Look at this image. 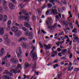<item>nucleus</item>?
<instances>
[{
    "label": "nucleus",
    "instance_id": "28",
    "mask_svg": "<svg viewBox=\"0 0 79 79\" xmlns=\"http://www.w3.org/2000/svg\"><path fill=\"white\" fill-rule=\"evenodd\" d=\"M22 30H23V31H25V32H26L28 31V30H27V28H26L25 27H23L22 28Z\"/></svg>",
    "mask_w": 79,
    "mask_h": 79
},
{
    "label": "nucleus",
    "instance_id": "52",
    "mask_svg": "<svg viewBox=\"0 0 79 79\" xmlns=\"http://www.w3.org/2000/svg\"><path fill=\"white\" fill-rule=\"evenodd\" d=\"M55 2V1L54 0H52L51 1H50V3H53Z\"/></svg>",
    "mask_w": 79,
    "mask_h": 79
},
{
    "label": "nucleus",
    "instance_id": "6",
    "mask_svg": "<svg viewBox=\"0 0 79 79\" xmlns=\"http://www.w3.org/2000/svg\"><path fill=\"white\" fill-rule=\"evenodd\" d=\"M10 61L11 63H17L18 62V59H15L14 58H11Z\"/></svg>",
    "mask_w": 79,
    "mask_h": 79
},
{
    "label": "nucleus",
    "instance_id": "34",
    "mask_svg": "<svg viewBox=\"0 0 79 79\" xmlns=\"http://www.w3.org/2000/svg\"><path fill=\"white\" fill-rule=\"evenodd\" d=\"M10 0L14 4H16L17 3V2L15 0Z\"/></svg>",
    "mask_w": 79,
    "mask_h": 79
},
{
    "label": "nucleus",
    "instance_id": "64",
    "mask_svg": "<svg viewBox=\"0 0 79 79\" xmlns=\"http://www.w3.org/2000/svg\"><path fill=\"white\" fill-rule=\"evenodd\" d=\"M32 18H33V20H35V16H33Z\"/></svg>",
    "mask_w": 79,
    "mask_h": 79
},
{
    "label": "nucleus",
    "instance_id": "49",
    "mask_svg": "<svg viewBox=\"0 0 79 79\" xmlns=\"http://www.w3.org/2000/svg\"><path fill=\"white\" fill-rule=\"evenodd\" d=\"M58 55L59 56H61V53L59 52L58 53Z\"/></svg>",
    "mask_w": 79,
    "mask_h": 79
},
{
    "label": "nucleus",
    "instance_id": "15",
    "mask_svg": "<svg viewBox=\"0 0 79 79\" xmlns=\"http://www.w3.org/2000/svg\"><path fill=\"white\" fill-rule=\"evenodd\" d=\"M27 40V38H26L23 37H22L19 39L18 42H21L23 40Z\"/></svg>",
    "mask_w": 79,
    "mask_h": 79
},
{
    "label": "nucleus",
    "instance_id": "51",
    "mask_svg": "<svg viewBox=\"0 0 79 79\" xmlns=\"http://www.w3.org/2000/svg\"><path fill=\"white\" fill-rule=\"evenodd\" d=\"M20 66H21V64H18L17 65V69H18V68H19Z\"/></svg>",
    "mask_w": 79,
    "mask_h": 79
},
{
    "label": "nucleus",
    "instance_id": "1",
    "mask_svg": "<svg viewBox=\"0 0 79 79\" xmlns=\"http://www.w3.org/2000/svg\"><path fill=\"white\" fill-rule=\"evenodd\" d=\"M35 48L34 47H33V50L30 52V55L31 56H32L33 57V60H35L37 56V53L36 52H34L33 53V52L34 51V50H35Z\"/></svg>",
    "mask_w": 79,
    "mask_h": 79
},
{
    "label": "nucleus",
    "instance_id": "54",
    "mask_svg": "<svg viewBox=\"0 0 79 79\" xmlns=\"http://www.w3.org/2000/svg\"><path fill=\"white\" fill-rule=\"evenodd\" d=\"M57 61H58V60L56 59L54 60L53 63H56V62H57Z\"/></svg>",
    "mask_w": 79,
    "mask_h": 79
},
{
    "label": "nucleus",
    "instance_id": "25",
    "mask_svg": "<svg viewBox=\"0 0 79 79\" xmlns=\"http://www.w3.org/2000/svg\"><path fill=\"white\" fill-rule=\"evenodd\" d=\"M3 17L2 14H0V21H3Z\"/></svg>",
    "mask_w": 79,
    "mask_h": 79
},
{
    "label": "nucleus",
    "instance_id": "18",
    "mask_svg": "<svg viewBox=\"0 0 79 79\" xmlns=\"http://www.w3.org/2000/svg\"><path fill=\"white\" fill-rule=\"evenodd\" d=\"M10 40L9 39L7 40H6V44L7 45H10Z\"/></svg>",
    "mask_w": 79,
    "mask_h": 79
},
{
    "label": "nucleus",
    "instance_id": "9",
    "mask_svg": "<svg viewBox=\"0 0 79 79\" xmlns=\"http://www.w3.org/2000/svg\"><path fill=\"white\" fill-rule=\"evenodd\" d=\"M18 18L19 19H22V20H24V21L28 19V17L24 16H19Z\"/></svg>",
    "mask_w": 79,
    "mask_h": 79
},
{
    "label": "nucleus",
    "instance_id": "23",
    "mask_svg": "<svg viewBox=\"0 0 79 79\" xmlns=\"http://www.w3.org/2000/svg\"><path fill=\"white\" fill-rule=\"evenodd\" d=\"M4 19L3 20L4 22H6V19H8V17H7V16H6V15H4Z\"/></svg>",
    "mask_w": 79,
    "mask_h": 79
},
{
    "label": "nucleus",
    "instance_id": "17",
    "mask_svg": "<svg viewBox=\"0 0 79 79\" xmlns=\"http://www.w3.org/2000/svg\"><path fill=\"white\" fill-rule=\"evenodd\" d=\"M4 34V31H3V28L2 27L0 28V35H2Z\"/></svg>",
    "mask_w": 79,
    "mask_h": 79
},
{
    "label": "nucleus",
    "instance_id": "22",
    "mask_svg": "<svg viewBox=\"0 0 79 79\" xmlns=\"http://www.w3.org/2000/svg\"><path fill=\"white\" fill-rule=\"evenodd\" d=\"M22 46L23 48H26V44L25 43H23Z\"/></svg>",
    "mask_w": 79,
    "mask_h": 79
},
{
    "label": "nucleus",
    "instance_id": "45",
    "mask_svg": "<svg viewBox=\"0 0 79 79\" xmlns=\"http://www.w3.org/2000/svg\"><path fill=\"white\" fill-rule=\"evenodd\" d=\"M72 57H73V54H70L69 55V58H70V59H71V58Z\"/></svg>",
    "mask_w": 79,
    "mask_h": 79
},
{
    "label": "nucleus",
    "instance_id": "56",
    "mask_svg": "<svg viewBox=\"0 0 79 79\" xmlns=\"http://www.w3.org/2000/svg\"><path fill=\"white\" fill-rule=\"evenodd\" d=\"M54 49H55V46H53V48L52 49V52H53V51H54Z\"/></svg>",
    "mask_w": 79,
    "mask_h": 79
},
{
    "label": "nucleus",
    "instance_id": "19",
    "mask_svg": "<svg viewBox=\"0 0 79 79\" xmlns=\"http://www.w3.org/2000/svg\"><path fill=\"white\" fill-rule=\"evenodd\" d=\"M18 7L19 9H22L24 7V5L23 4L20 3Z\"/></svg>",
    "mask_w": 79,
    "mask_h": 79
},
{
    "label": "nucleus",
    "instance_id": "33",
    "mask_svg": "<svg viewBox=\"0 0 79 79\" xmlns=\"http://www.w3.org/2000/svg\"><path fill=\"white\" fill-rule=\"evenodd\" d=\"M21 11H22V13L23 14H24L25 13H26V11L24 9H22V10H21Z\"/></svg>",
    "mask_w": 79,
    "mask_h": 79
},
{
    "label": "nucleus",
    "instance_id": "59",
    "mask_svg": "<svg viewBox=\"0 0 79 79\" xmlns=\"http://www.w3.org/2000/svg\"><path fill=\"white\" fill-rule=\"evenodd\" d=\"M46 7H47V6H46V5H44L42 7V8H46Z\"/></svg>",
    "mask_w": 79,
    "mask_h": 79
},
{
    "label": "nucleus",
    "instance_id": "47",
    "mask_svg": "<svg viewBox=\"0 0 79 79\" xmlns=\"http://www.w3.org/2000/svg\"><path fill=\"white\" fill-rule=\"evenodd\" d=\"M39 44L41 48H43L44 47V46L42 44L40 43Z\"/></svg>",
    "mask_w": 79,
    "mask_h": 79
},
{
    "label": "nucleus",
    "instance_id": "3",
    "mask_svg": "<svg viewBox=\"0 0 79 79\" xmlns=\"http://www.w3.org/2000/svg\"><path fill=\"white\" fill-rule=\"evenodd\" d=\"M25 20H27V21H25L24 22V26H25V27H26L28 28H30V27H31V25L29 24V23H30L29 22V18H28V19Z\"/></svg>",
    "mask_w": 79,
    "mask_h": 79
},
{
    "label": "nucleus",
    "instance_id": "2",
    "mask_svg": "<svg viewBox=\"0 0 79 79\" xmlns=\"http://www.w3.org/2000/svg\"><path fill=\"white\" fill-rule=\"evenodd\" d=\"M16 53L17 55V57L19 58H21L23 57V52L21 50V48L20 47L18 48L16 50Z\"/></svg>",
    "mask_w": 79,
    "mask_h": 79
},
{
    "label": "nucleus",
    "instance_id": "21",
    "mask_svg": "<svg viewBox=\"0 0 79 79\" xmlns=\"http://www.w3.org/2000/svg\"><path fill=\"white\" fill-rule=\"evenodd\" d=\"M3 8H4L5 10H6V11H7V10H8V7L6 6L5 5V4H4V5H3Z\"/></svg>",
    "mask_w": 79,
    "mask_h": 79
},
{
    "label": "nucleus",
    "instance_id": "26",
    "mask_svg": "<svg viewBox=\"0 0 79 79\" xmlns=\"http://www.w3.org/2000/svg\"><path fill=\"white\" fill-rule=\"evenodd\" d=\"M36 63H35V64L33 65L32 67V69L33 70H34L35 69V68H36Z\"/></svg>",
    "mask_w": 79,
    "mask_h": 79
},
{
    "label": "nucleus",
    "instance_id": "39",
    "mask_svg": "<svg viewBox=\"0 0 79 79\" xmlns=\"http://www.w3.org/2000/svg\"><path fill=\"white\" fill-rule=\"evenodd\" d=\"M76 30H77V29H76V28H74L73 29V30L72 31V32H74V33H76Z\"/></svg>",
    "mask_w": 79,
    "mask_h": 79
},
{
    "label": "nucleus",
    "instance_id": "61",
    "mask_svg": "<svg viewBox=\"0 0 79 79\" xmlns=\"http://www.w3.org/2000/svg\"><path fill=\"white\" fill-rule=\"evenodd\" d=\"M57 24V23H56L53 27L54 28H56V25Z\"/></svg>",
    "mask_w": 79,
    "mask_h": 79
},
{
    "label": "nucleus",
    "instance_id": "57",
    "mask_svg": "<svg viewBox=\"0 0 79 79\" xmlns=\"http://www.w3.org/2000/svg\"><path fill=\"white\" fill-rule=\"evenodd\" d=\"M2 10H3V9L2 7L0 6V12H2Z\"/></svg>",
    "mask_w": 79,
    "mask_h": 79
},
{
    "label": "nucleus",
    "instance_id": "40",
    "mask_svg": "<svg viewBox=\"0 0 79 79\" xmlns=\"http://www.w3.org/2000/svg\"><path fill=\"white\" fill-rule=\"evenodd\" d=\"M2 3L3 4V5H5V4L6 3V1H5L4 0H3Z\"/></svg>",
    "mask_w": 79,
    "mask_h": 79
},
{
    "label": "nucleus",
    "instance_id": "29",
    "mask_svg": "<svg viewBox=\"0 0 79 79\" xmlns=\"http://www.w3.org/2000/svg\"><path fill=\"white\" fill-rule=\"evenodd\" d=\"M73 69V67H71V66H70L68 68V71H71V70L72 69Z\"/></svg>",
    "mask_w": 79,
    "mask_h": 79
},
{
    "label": "nucleus",
    "instance_id": "50",
    "mask_svg": "<svg viewBox=\"0 0 79 79\" xmlns=\"http://www.w3.org/2000/svg\"><path fill=\"white\" fill-rule=\"evenodd\" d=\"M64 64V61H62L60 63V64L61 65H63V64Z\"/></svg>",
    "mask_w": 79,
    "mask_h": 79
},
{
    "label": "nucleus",
    "instance_id": "31",
    "mask_svg": "<svg viewBox=\"0 0 79 79\" xmlns=\"http://www.w3.org/2000/svg\"><path fill=\"white\" fill-rule=\"evenodd\" d=\"M7 57L8 58H10V57H11V55L10 54H9V53H7L6 56L5 58H6Z\"/></svg>",
    "mask_w": 79,
    "mask_h": 79
},
{
    "label": "nucleus",
    "instance_id": "46",
    "mask_svg": "<svg viewBox=\"0 0 79 79\" xmlns=\"http://www.w3.org/2000/svg\"><path fill=\"white\" fill-rule=\"evenodd\" d=\"M50 11H49V10H48L46 11V15H49V14H50V13H49V12Z\"/></svg>",
    "mask_w": 79,
    "mask_h": 79
},
{
    "label": "nucleus",
    "instance_id": "37",
    "mask_svg": "<svg viewBox=\"0 0 79 79\" xmlns=\"http://www.w3.org/2000/svg\"><path fill=\"white\" fill-rule=\"evenodd\" d=\"M52 53H54V54L55 55H57V53H58V52L56 51H53Z\"/></svg>",
    "mask_w": 79,
    "mask_h": 79
},
{
    "label": "nucleus",
    "instance_id": "16",
    "mask_svg": "<svg viewBox=\"0 0 79 79\" xmlns=\"http://www.w3.org/2000/svg\"><path fill=\"white\" fill-rule=\"evenodd\" d=\"M10 72L12 73H14V74H16L18 73V70L12 69L10 70Z\"/></svg>",
    "mask_w": 79,
    "mask_h": 79
},
{
    "label": "nucleus",
    "instance_id": "20",
    "mask_svg": "<svg viewBox=\"0 0 79 79\" xmlns=\"http://www.w3.org/2000/svg\"><path fill=\"white\" fill-rule=\"evenodd\" d=\"M66 51H67V49H65L61 51V53H62V55H65V54H66L65 53Z\"/></svg>",
    "mask_w": 79,
    "mask_h": 79
},
{
    "label": "nucleus",
    "instance_id": "38",
    "mask_svg": "<svg viewBox=\"0 0 79 79\" xmlns=\"http://www.w3.org/2000/svg\"><path fill=\"white\" fill-rule=\"evenodd\" d=\"M2 78L4 79H8V76H7L6 75H4L2 77Z\"/></svg>",
    "mask_w": 79,
    "mask_h": 79
},
{
    "label": "nucleus",
    "instance_id": "10",
    "mask_svg": "<svg viewBox=\"0 0 79 79\" xmlns=\"http://www.w3.org/2000/svg\"><path fill=\"white\" fill-rule=\"evenodd\" d=\"M21 32L19 31H17L15 33V35L18 37H19L21 35Z\"/></svg>",
    "mask_w": 79,
    "mask_h": 79
},
{
    "label": "nucleus",
    "instance_id": "35",
    "mask_svg": "<svg viewBox=\"0 0 79 79\" xmlns=\"http://www.w3.org/2000/svg\"><path fill=\"white\" fill-rule=\"evenodd\" d=\"M8 35H5L4 36V39L5 40H7V39H8Z\"/></svg>",
    "mask_w": 79,
    "mask_h": 79
},
{
    "label": "nucleus",
    "instance_id": "8",
    "mask_svg": "<svg viewBox=\"0 0 79 79\" xmlns=\"http://www.w3.org/2000/svg\"><path fill=\"white\" fill-rule=\"evenodd\" d=\"M18 28L16 26H14L12 28V31L14 32L15 33L18 31Z\"/></svg>",
    "mask_w": 79,
    "mask_h": 79
},
{
    "label": "nucleus",
    "instance_id": "41",
    "mask_svg": "<svg viewBox=\"0 0 79 79\" xmlns=\"http://www.w3.org/2000/svg\"><path fill=\"white\" fill-rule=\"evenodd\" d=\"M56 67H58V64H56L54 65V68H55Z\"/></svg>",
    "mask_w": 79,
    "mask_h": 79
},
{
    "label": "nucleus",
    "instance_id": "63",
    "mask_svg": "<svg viewBox=\"0 0 79 79\" xmlns=\"http://www.w3.org/2000/svg\"><path fill=\"white\" fill-rule=\"evenodd\" d=\"M56 44H57V45L58 46H59V45H60V42H57L56 43Z\"/></svg>",
    "mask_w": 79,
    "mask_h": 79
},
{
    "label": "nucleus",
    "instance_id": "62",
    "mask_svg": "<svg viewBox=\"0 0 79 79\" xmlns=\"http://www.w3.org/2000/svg\"><path fill=\"white\" fill-rule=\"evenodd\" d=\"M10 34L11 35H13V33L11 31H10L9 32Z\"/></svg>",
    "mask_w": 79,
    "mask_h": 79
},
{
    "label": "nucleus",
    "instance_id": "4",
    "mask_svg": "<svg viewBox=\"0 0 79 79\" xmlns=\"http://www.w3.org/2000/svg\"><path fill=\"white\" fill-rule=\"evenodd\" d=\"M56 6H54L51 10V13H53L54 15H56Z\"/></svg>",
    "mask_w": 79,
    "mask_h": 79
},
{
    "label": "nucleus",
    "instance_id": "32",
    "mask_svg": "<svg viewBox=\"0 0 79 79\" xmlns=\"http://www.w3.org/2000/svg\"><path fill=\"white\" fill-rule=\"evenodd\" d=\"M0 52L1 53H2L3 54V53H5V51H4V49H3V48L2 49Z\"/></svg>",
    "mask_w": 79,
    "mask_h": 79
},
{
    "label": "nucleus",
    "instance_id": "14",
    "mask_svg": "<svg viewBox=\"0 0 79 79\" xmlns=\"http://www.w3.org/2000/svg\"><path fill=\"white\" fill-rule=\"evenodd\" d=\"M11 24V21L10 20H9L7 22V29L10 30V25Z\"/></svg>",
    "mask_w": 79,
    "mask_h": 79
},
{
    "label": "nucleus",
    "instance_id": "43",
    "mask_svg": "<svg viewBox=\"0 0 79 79\" xmlns=\"http://www.w3.org/2000/svg\"><path fill=\"white\" fill-rule=\"evenodd\" d=\"M57 50L58 52H61V51L62 50V49H60V48H57Z\"/></svg>",
    "mask_w": 79,
    "mask_h": 79
},
{
    "label": "nucleus",
    "instance_id": "5",
    "mask_svg": "<svg viewBox=\"0 0 79 79\" xmlns=\"http://www.w3.org/2000/svg\"><path fill=\"white\" fill-rule=\"evenodd\" d=\"M3 73L4 74H6L7 75V76H13V73H10L9 71L7 70L4 71Z\"/></svg>",
    "mask_w": 79,
    "mask_h": 79
},
{
    "label": "nucleus",
    "instance_id": "55",
    "mask_svg": "<svg viewBox=\"0 0 79 79\" xmlns=\"http://www.w3.org/2000/svg\"><path fill=\"white\" fill-rule=\"evenodd\" d=\"M60 38L62 40H64V39H65L64 38V37L63 36L61 37Z\"/></svg>",
    "mask_w": 79,
    "mask_h": 79
},
{
    "label": "nucleus",
    "instance_id": "44",
    "mask_svg": "<svg viewBox=\"0 0 79 79\" xmlns=\"http://www.w3.org/2000/svg\"><path fill=\"white\" fill-rule=\"evenodd\" d=\"M64 34V32L63 31H61L59 33V35H62V34Z\"/></svg>",
    "mask_w": 79,
    "mask_h": 79
},
{
    "label": "nucleus",
    "instance_id": "48",
    "mask_svg": "<svg viewBox=\"0 0 79 79\" xmlns=\"http://www.w3.org/2000/svg\"><path fill=\"white\" fill-rule=\"evenodd\" d=\"M79 71L78 68H76L74 69V71Z\"/></svg>",
    "mask_w": 79,
    "mask_h": 79
},
{
    "label": "nucleus",
    "instance_id": "12",
    "mask_svg": "<svg viewBox=\"0 0 79 79\" xmlns=\"http://www.w3.org/2000/svg\"><path fill=\"white\" fill-rule=\"evenodd\" d=\"M9 6L10 10H13V9L15 8V6H14L13 4L11 3H9Z\"/></svg>",
    "mask_w": 79,
    "mask_h": 79
},
{
    "label": "nucleus",
    "instance_id": "58",
    "mask_svg": "<svg viewBox=\"0 0 79 79\" xmlns=\"http://www.w3.org/2000/svg\"><path fill=\"white\" fill-rule=\"evenodd\" d=\"M64 40H63V41H60V44L61 45L62 44H63L64 43Z\"/></svg>",
    "mask_w": 79,
    "mask_h": 79
},
{
    "label": "nucleus",
    "instance_id": "42",
    "mask_svg": "<svg viewBox=\"0 0 79 79\" xmlns=\"http://www.w3.org/2000/svg\"><path fill=\"white\" fill-rule=\"evenodd\" d=\"M29 37H28L29 39H33V36H32V35L31 36H29Z\"/></svg>",
    "mask_w": 79,
    "mask_h": 79
},
{
    "label": "nucleus",
    "instance_id": "11",
    "mask_svg": "<svg viewBox=\"0 0 79 79\" xmlns=\"http://www.w3.org/2000/svg\"><path fill=\"white\" fill-rule=\"evenodd\" d=\"M51 21H52V20L49 18H48V20L46 21V24H47L48 26H50L51 24L50 23Z\"/></svg>",
    "mask_w": 79,
    "mask_h": 79
},
{
    "label": "nucleus",
    "instance_id": "24",
    "mask_svg": "<svg viewBox=\"0 0 79 79\" xmlns=\"http://www.w3.org/2000/svg\"><path fill=\"white\" fill-rule=\"evenodd\" d=\"M61 76V72H60L58 73V78L59 79Z\"/></svg>",
    "mask_w": 79,
    "mask_h": 79
},
{
    "label": "nucleus",
    "instance_id": "7",
    "mask_svg": "<svg viewBox=\"0 0 79 79\" xmlns=\"http://www.w3.org/2000/svg\"><path fill=\"white\" fill-rule=\"evenodd\" d=\"M52 45L51 44H48V45L44 44V47L46 48V49L47 50H48V49H50L52 48Z\"/></svg>",
    "mask_w": 79,
    "mask_h": 79
},
{
    "label": "nucleus",
    "instance_id": "27",
    "mask_svg": "<svg viewBox=\"0 0 79 79\" xmlns=\"http://www.w3.org/2000/svg\"><path fill=\"white\" fill-rule=\"evenodd\" d=\"M61 3L65 5L66 4V0H62L61 1Z\"/></svg>",
    "mask_w": 79,
    "mask_h": 79
},
{
    "label": "nucleus",
    "instance_id": "60",
    "mask_svg": "<svg viewBox=\"0 0 79 79\" xmlns=\"http://www.w3.org/2000/svg\"><path fill=\"white\" fill-rule=\"evenodd\" d=\"M69 26H70V27L71 28V29H73V26L72 25H69Z\"/></svg>",
    "mask_w": 79,
    "mask_h": 79
},
{
    "label": "nucleus",
    "instance_id": "30",
    "mask_svg": "<svg viewBox=\"0 0 79 79\" xmlns=\"http://www.w3.org/2000/svg\"><path fill=\"white\" fill-rule=\"evenodd\" d=\"M25 66H26L25 68H27L28 66H29V64L27 62H26L25 64Z\"/></svg>",
    "mask_w": 79,
    "mask_h": 79
},
{
    "label": "nucleus",
    "instance_id": "53",
    "mask_svg": "<svg viewBox=\"0 0 79 79\" xmlns=\"http://www.w3.org/2000/svg\"><path fill=\"white\" fill-rule=\"evenodd\" d=\"M41 32H43V34H45V33H46V32H45V31H44V30H41Z\"/></svg>",
    "mask_w": 79,
    "mask_h": 79
},
{
    "label": "nucleus",
    "instance_id": "13",
    "mask_svg": "<svg viewBox=\"0 0 79 79\" xmlns=\"http://www.w3.org/2000/svg\"><path fill=\"white\" fill-rule=\"evenodd\" d=\"M24 34L26 36H31V35H32V32L27 31L25 32Z\"/></svg>",
    "mask_w": 79,
    "mask_h": 79
},
{
    "label": "nucleus",
    "instance_id": "36",
    "mask_svg": "<svg viewBox=\"0 0 79 79\" xmlns=\"http://www.w3.org/2000/svg\"><path fill=\"white\" fill-rule=\"evenodd\" d=\"M48 8H50L52 7V5L50 4H48Z\"/></svg>",
    "mask_w": 79,
    "mask_h": 79
}]
</instances>
